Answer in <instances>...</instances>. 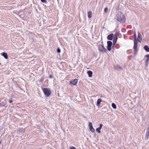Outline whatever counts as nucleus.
I'll return each instance as SVG.
<instances>
[{
	"instance_id": "nucleus-29",
	"label": "nucleus",
	"mask_w": 149,
	"mask_h": 149,
	"mask_svg": "<svg viewBox=\"0 0 149 149\" xmlns=\"http://www.w3.org/2000/svg\"><path fill=\"white\" fill-rule=\"evenodd\" d=\"M22 129V131H23V132H24V131L23 129Z\"/></svg>"
},
{
	"instance_id": "nucleus-7",
	"label": "nucleus",
	"mask_w": 149,
	"mask_h": 149,
	"mask_svg": "<svg viewBox=\"0 0 149 149\" xmlns=\"http://www.w3.org/2000/svg\"><path fill=\"white\" fill-rule=\"evenodd\" d=\"M78 80L77 79H75L73 80H72L70 81V83L75 85L77 83Z\"/></svg>"
},
{
	"instance_id": "nucleus-14",
	"label": "nucleus",
	"mask_w": 149,
	"mask_h": 149,
	"mask_svg": "<svg viewBox=\"0 0 149 149\" xmlns=\"http://www.w3.org/2000/svg\"><path fill=\"white\" fill-rule=\"evenodd\" d=\"M2 56H3V57L5 58L6 59L8 58V55L5 52H3L2 53Z\"/></svg>"
},
{
	"instance_id": "nucleus-10",
	"label": "nucleus",
	"mask_w": 149,
	"mask_h": 149,
	"mask_svg": "<svg viewBox=\"0 0 149 149\" xmlns=\"http://www.w3.org/2000/svg\"><path fill=\"white\" fill-rule=\"evenodd\" d=\"M143 48L146 52H149V48L148 46L145 45L144 47Z\"/></svg>"
},
{
	"instance_id": "nucleus-21",
	"label": "nucleus",
	"mask_w": 149,
	"mask_h": 149,
	"mask_svg": "<svg viewBox=\"0 0 149 149\" xmlns=\"http://www.w3.org/2000/svg\"><path fill=\"white\" fill-rule=\"evenodd\" d=\"M88 126H89V128L93 127L92 124L91 122H89Z\"/></svg>"
},
{
	"instance_id": "nucleus-24",
	"label": "nucleus",
	"mask_w": 149,
	"mask_h": 149,
	"mask_svg": "<svg viewBox=\"0 0 149 149\" xmlns=\"http://www.w3.org/2000/svg\"><path fill=\"white\" fill-rule=\"evenodd\" d=\"M70 149H76V148L75 147L72 146L70 147Z\"/></svg>"
},
{
	"instance_id": "nucleus-15",
	"label": "nucleus",
	"mask_w": 149,
	"mask_h": 149,
	"mask_svg": "<svg viewBox=\"0 0 149 149\" xmlns=\"http://www.w3.org/2000/svg\"><path fill=\"white\" fill-rule=\"evenodd\" d=\"M101 101H102V100L100 98V99H98L97 100L96 105L97 106H99L101 102Z\"/></svg>"
},
{
	"instance_id": "nucleus-13",
	"label": "nucleus",
	"mask_w": 149,
	"mask_h": 149,
	"mask_svg": "<svg viewBox=\"0 0 149 149\" xmlns=\"http://www.w3.org/2000/svg\"><path fill=\"white\" fill-rule=\"evenodd\" d=\"M92 16V13L91 11H90L88 13V18H91Z\"/></svg>"
},
{
	"instance_id": "nucleus-6",
	"label": "nucleus",
	"mask_w": 149,
	"mask_h": 149,
	"mask_svg": "<svg viewBox=\"0 0 149 149\" xmlns=\"http://www.w3.org/2000/svg\"><path fill=\"white\" fill-rule=\"evenodd\" d=\"M142 40V37L141 33L138 32V38H137V40L138 42H141Z\"/></svg>"
},
{
	"instance_id": "nucleus-25",
	"label": "nucleus",
	"mask_w": 149,
	"mask_h": 149,
	"mask_svg": "<svg viewBox=\"0 0 149 149\" xmlns=\"http://www.w3.org/2000/svg\"><path fill=\"white\" fill-rule=\"evenodd\" d=\"M145 56L147 58L149 59V55H148V54L146 55Z\"/></svg>"
},
{
	"instance_id": "nucleus-3",
	"label": "nucleus",
	"mask_w": 149,
	"mask_h": 149,
	"mask_svg": "<svg viewBox=\"0 0 149 149\" xmlns=\"http://www.w3.org/2000/svg\"><path fill=\"white\" fill-rule=\"evenodd\" d=\"M133 48L134 49V54L136 55L137 53L138 49L137 48V41L136 39H134V46Z\"/></svg>"
},
{
	"instance_id": "nucleus-5",
	"label": "nucleus",
	"mask_w": 149,
	"mask_h": 149,
	"mask_svg": "<svg viewBox=\"0 0 149 149\" xmlns=\"http://www.w3.org/2000/svg\"><path fill=\"white\" fill-rule=\"evenodd\" d=\"M107 49L109 51H110L111 50V47L112 45V42L111 41H108L107 42Z\"/></svg>"
},
{
	"instance_id": "nucleus-9",
	"label": "nucleus",
	"mask_w": 149,
	"mask_h": 149,
	"mask_svg": "<svg viewBox=\"0 0 149 149\" xmlns=\"http://www.w3.org/2000/svg\"><path fill=\"white\" fill-rule=\"evenodd\" d=\"M102 125L101 124H100V127L96 129V131L99 133H100L101 132V131H100V130L101 129L102 127Z\"/></svg>"
},
{
	"instance_id": "nucleus-28",
	"label": "nucleus",
	"mask_w": 149,
	"mask_h": 149,
	"mask_svg": "<svg viewBox=\"0 0 149 149\" xmlns=\"http://www.w3.org/2000/svg\"><path fill=\"white\" fill-rule=\"evenodd\" d=\"M134 36L135 37V38L136 39V34H135V33H134Z\"/></svg>"
},
{
	"instance_id": "nucleus-17",
	"label": "nucleus",
	"mask_w": 149,
	"mask_h": 149,
	"mask_svg": "<svg viewBox=\"0 0 149 149\" xmlns=\"http://www.w3.org/2000/svg\"><path fill=\"white\" fill-rule=\"evenodd\" d=\"M119 34L118 32H117L113 36V37H118V36Z\"/></svg>"
},
{
	"instance_id": "nucleus-26",
	"label": "nucleus",
	"mask_w": 149,
	"mask_h": 149,
	"mask_svg": "<svg viewBox=\"0 0 149 149\" xmlns=\"http://www.w3.org/2000/svg\"><path fill=\"white\" fill-rule=\"evenodd\" d=\"M9 102L10 103H11L13 102L12 100L11 99H10V100H9Z\"/></svg>"
},
{
	"instance_id": "nucleus-22",
	"label": "nucleus",
	"mask_w": 149,
	"mask_h": 149,
	"mask_svg": "<svg viewBox=\"0 0 149 149\" xmlns=\"http://www.w3.org/2000/svg\"><path fill=\"white\" fill-rule=\"evenodd\" d=\"M108 11V8H105L104 9V12L105 13H107Z\"/></svg>"
},
{
	"instance_id": "nucleus-4",
	"label": "nucleus",
	"mask_w": 149,
	"mask_h": 149,
	"mask_svg": "<svg viewBox=\"0 0 149 149\" xmlns=\"http://www.w3.org/2000/svg\"><path fill=\"white\" fill-rule=\"evenodd\" d=\"M98 49L99 51L102 52H106V49L103 45H99Z\"/></svg>"
},
{
	"instance_id": "nucleus-16",
	"label": "nucleus",
	"mask_w": 149,
	"mask_h": 149,
	"mask_svg": "<svg viewBox=\"0 0 149 149\" xmlns=\"http://www.w3.org/2000/svg\"><path fill=\"white\" fill-rule=\"evenodd\" d=\"M112 107L114 109H116V105L114 103H112Z\"/></svg>"
},
{
	"instance_id": "nucleus-12",
	"label": "nucleus",
	"mask_w": 149,
	"mask_h": 149,
	"mask_svg": "<svg viewBox=\"0 0 149 149\" xmlns=\"http://www.w3.org/2000/svg\"><path fill=\"white\" fill-rule=\"evenodd\" d=\"M87 73L89 77H92L93 73L91 71H88L87 72Z\"/></svg>"
},
{
	"instance_id": "nucleus-27",
	"label": "nucleus",
	"mask_w": 149,
	"mask_h": 149,
	"mask_svg": "<svg viewBox=\"0 0 149 149\" xmlns=\"http://www.w3.org/2000/svg\"><path fill=\"white\" fill-rule=\"evenodd\" d=\"M41 1L43 3L45 2L46 0H41Z\"/></svg>"
},
{
	"instance_id": "nucleus-20",
	"label": "nucleus",
	"mask_w": 149,
	"mask_h": 149,
	"mask_svg": "<svg viewBox=\"0 0 149 149\" xmlns=\"http://www.w3.org/2000/svg\"><path fill=\"white\" fill-rule=\"evenodd\" d=\"M116 69L117 70H121V68L118 65H117L116 66Z\"/></svg>"
},
{
	"instance_id": "nucleus-2",
	"label": "nucleus",
	"mask_w": 149,
	"mask_h": 149,
	"mask_svg": "<svg viewBox=\"0 0 149 149\" xmlns=\"http://www.w3.org/2000/svg\"><path fill=\"white\" fill-rule=\"evenodd\" d=\"M45 95V97H49L51 94V91L48 88H45L42 89Z\"/></svg>"
},
{
	"instance_id": "nucleus-18",
	"label": "nucleus",
	"mask_w": 149,
	"mask_h": 149,
	"mask_svg": "<svg viewBox=\"0 0 149 149\" xmlns=\"http://www.w3.org/2000/svg\"><path fill=\"white\" fill-rule=\"evenodd\" d=\"M90 130L93 132H94L95 130L93 127H90Z\"/></svg>"
},
{
	"instance_id": "nucleus-1",
	"label": "nucleus",
	"mask_w": 149,
	"mask_h": 149,
	"mask_svg": "<svg viewBox=\"0 0 149 149\" xmlns=\"http://www.w3.org/2000/svg\"><path fill=\"white\" fill-rule=\"evenodd\" d=\"M117 20L121 23H123L125 21V17L122 13H118L117 15Z\"/></svg>"
},
{
	"instance_id": "nucleus-23",
	"label": "nucleus",
	"mask_w": 149,
	"mask_h": 149,
	"mask_svg": "<svg viewBox=\"0 0 149 149\" xmlns=\"http://www.w3.org/2000/svg\"><path fill=\"white\" fill-rule=\"evenodd\" d=\"M57 52H58V53H60L61 52V49L59 48H58L57 49Z\"/></svg>"
},
{
	"instance_id": "nucleus-8",
	"label": "nucleus",
	"mask_w": 149,
	"mask_h": 149,
	"mask_svg": "<svg viewBox=\"0 0 149 149\" xmlns=\"http://www.w3.org/2000/svg\"><path fill=\"white\" fill-rule=\"evenodd\" d=\"M113 34H111L108 36L107 38L108 40H111L113 38Z\"/></svg>"
},
{
	"instance_id": "nucleus-19",
	"label": "nucleus",
	"mask_w": 149,
	"mask_h": 149,
	"mask_svg": "<svg viewBox=\"0 0 149 149\" xmlns=\"http://www.w3.org/2000/svg\"><path fill=\"white\" fill-rule=\"evenodd\" d=\"M149 61V59L147 58L146 60L145 61V62L146 65H148Z\"/></svg>"
},
{
	"instance_id": "nucleus-11",
	"label": "nucleus",
	"mask_w": 149,
	"mask_h": 149,
	"mask_svg": "<svg viewBox=\"0 0 149 149\" xmlns=\"http://www.w3.org/2000/svg\"><path fill=\"white\" fill-rule=\"evenodd\" d=\"M113 44L115 45V44L116 43L117 39L118 37H113Z\"/></svg>"
}]
</instances>
